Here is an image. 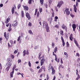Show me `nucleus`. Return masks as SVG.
Returning <instances> with one entry per match:
<instances>
[{
  "instance_id": "obj_39",
  "label": "nucleus",
  "mask_w": 80,
  "mask_h": 80,
  "mask_svg": "<svg viewBox=\"0 0 80 80\" xmlns=\"http://www.w3.org/2000/svg\"><path fill=\"white\" fill-rule=\"evenodd\" d=\"M43 71V70L42 69V68H41L39 70L38 72L39 73H41Z\"/></svg>"
},
{
  "instance_id": "obj_38",
  "label": "nucleus",
  "mask_w": 80,
  "mask_h": 80,
  "mask_svg": "<svg viewBox=\"0 0 80 80\" xmlns=\"http://www.w3.org/2000/svg\"><path fill=\"white\" fill-rule=\"evenodd\" d=\"M52 46L53 48H54V47H55V43L54 42H52Z\"/></svg>"
},
{
  "instance_id": "obj_27",
  "label": "nucleus",
  "mask_w": 80,
  "mask_h": 80,
  "mask_svg": "<svg viewBox=\"0 0 80 80\" xmlns=\"http://www.w3.org/2000/svg\"><path fill=\"white\" fill-rule=\"evenodd\" d=\"M54 27L55 28H59V26L58 25V24H56Z\"/></svg>"
},
{
  "instance_id": "obj_49",
  "label": "nucleus",
  "mask_w": 80,
  "mask_h": 80,
  "mask_svg": "<svg viewBox=\"0 0 80 80\" xmlns=\"http://www.w3.org/2000/svg\"><path fill=\"white\" fill-rule=\"evenodd\" d=\"M11 30H12V28H11L10 27H9L8 29V31L9 32H10Z\"/></svg>"
},
{
  "instance_id": "obj_54",
  "label": "nucleus",
  "mask_w": 80,
  "mask_h": 80,
  "mask_svg": "<svg viewBox=\"0 0 80 80\" xmlns=\"http://www.w3.org/2000/svg\"><path fill=\"white\" fill-rule=\"evenodd\" d=\"M8 47H12V45H10V43H8Z\"/></svg>"
},
{
  "instance_id": "obj_3",
  "label": "nucleus",
  "mask_w": 80,
  "mask_h": 80,
  "mask_svg": "<svg viewBox=\"0 0 80 80\" xmlns=\"http://www.w3.org/2000/svg\"><path fill=\"white\" fill-rule=\"evenodd\" d=\"M65 12H66V14L67 15H70V12L69 11V8H66L64 11V13H65Z\"/></svg>"
},
{
  "instance_id": "obj_40",
  "label": "nucleus",
  "mask_w": 80,
  "mask_h": 80,
  "mask_svg": "<svg viewBox=\"0 0 80 80\" xmlns=\"http://www.w3.org/2000/svg\"><path fill=\"white\" fill-rule=\"evenodd\" d=\"M11 58H12V59H13V58H15V56L12 54L11 55Z\"/></svg>"
},
{
  "instance_id": "obj_44",
  "label": "nucleus",
  "mask_w": 80,
  "mask_h": 80,
  "mask_svg": "<svg viewBox=\"0 0 80 80\" xmlns=\"http://www.w3.org/2000/svg\"><path fill=\"white\" fill-rule=\"evenodd\" d=\"M21 7V4H18V9H19L20 8V7Z\"/></svg>"
},
{
  "instance_id": "obj_35",
  "label": "nucleus",
  "mask_w": 80,
  "mask_h": 80,
  "mask_svg": "<svg viewBox=\"0 0 80 80\" xmlns=\"http://www.w3.org/2000/svg\"><path fill=\"white\" fill-rule=\"evenodd\" d=\"M66 44H67V46L68 47H68H69V43H68V42H66Z\"/></svg>"
},
{
  "instance_id": "obj_13",
  "label": "nucleus",
  "mask_w": 80,
  "mask_h": 80,
  "mask_svg": "<svg viewBox=\"0 0 80 80\" xmlns=\"http://www.w3.org/2000/svg\"><path fill=\"white\" fill-rule=\"evenodd\" d=\"M74 7V12H75V13H77V7H76V6H75V5H73Z\"/></svg>"
},
{
  "instance_id": "obj_7",
  "label": "nucleus",
  "mask_w": 80,
  "mask_h": 80,
  "mask_svg": "<svg viewBox=\"0 0 80 80\" xmlns=\"http://www.w3.org/2000/svg\"><path fill=\"white\" fill-rule=\"evenodd\" d=\"M76 75H77V78H76V80H79V79H80V76L78 74V72H76Z\"/></svg>"
},
{
  "instance_id": "obj_8",
  "label": "nucleus",
  "mask_w": 80,
  "mask_h": 80,
  "mask_svg": "<svg viewBox=\"0 0 80 80\" xmlns=\"http://www.w3.org/2000/svg\"><path fill=\"white\" fill-rule=\"evenodd\" d=\"M23 8H24V10H25L26 11H28V10L29 9V8H28V6H23Z\"/></svg>"
},
{
  "instance_id": "obj_36",
  "label": "nucleus",
  "mask_w": 80,
  "mask_h": 80,
  "mask_svg": "<svg viewBox=\"0 0 80 80\" xmlns=\"http://www.w3.org/2000/svg\"><path fill=\"white\" fill-rule=\"evenodd\" d=\"M60 34H61L62 35H63V30L60 31Z\"/></svg>"
},
{
  "instance_id": "obj_62",
  "label": "nucleus",
  "mask_w": 80,
  "mask_h": 80,
  "mask_svg": "<svg viewBox=\"0 0 80 80\" xmlns=\"http://www.w3.org/2000/svg\"><path fill=\"white\" fill-rule=\"evenodd\" d=\"M44 6L46 7V8H47L48 7V5H47V4H44Z\"/></svg>"
},
{
  "instance_id": "obj_64",
  "label": "nucleus",
  "mask_w": 80,
  "mask_h": 80,
  "mask_svg": "<svg viewBox=\"0 0 80 80\" xmlns=\"http://www.w3.org/2000/svg\"><path fill=\"white\" fill-rule=\"evenodd\" d=\"M76 7H78V2H76Z\"/></svg>"
},
{
  "instance_id": "obj_28",
  "label": "nucleus",
  "mask_w": 80,
  "mask_h": 80,
  "mask_svg": "<svg viewBox=\"0 0 80 80\" xmlns=\"http://www.w3.org/2000/svg\"><path fill=\"white\" fill-rule=\"evenodd\" d=\"M37 17L38 18H39V17H40V14L39 13V12L38 11L37 12Z\"/></svg>"
},
{
  "instance_id": "obj_47",
  "label": "nucleus",
  "mask_w": 80,
  "mask_h": 80,
  "mask_svg": "<svg viewBox=\"0 0 80 80\" xmlns=\"http://www.w3.org/2000/svg\"><path fill=\"white\" fill-rule=\"evenodd\" d=\"M0 70L2 69V65L1 63H0Z\"/></svg>"
},
{
  "instance_id": "obj_58",
  "label": "nucleus",
  "mask_w": 80,
  "mask_h": 80,
  "mask_svg": "<svg viewBox=\"0 0 80 80\" xmlns=\"http://www.w3.org/2000/svg\"><path fill=\"white\" fill-rule=\"evenodd\" d=\"M69 38L71 41H73V39L72 38H71V37H70Z\"/></svg>"
},
{
  "instance_id": "obj_14",
  "label": "nucleus",
  "mask_w": 80,
  "mask_h": 80,
  "mask_svg": "<svg viewBox=\"0 0 80 80\" xmlns=\"http://www.w3.org/2000/svg\"><path fill=\"white\" fill-rule=\"evenodd\" d=\"M14 73V71H12V72H11L10 73V77H12H12H13Z\"/></svg>"
},
{
  "instance_id": "obj_37",
  "label": "nucleus",
  "mask_w": 80,
  "mask_h": 80,
  "mask_svg": "<svg viewBox=\"0 0 80 80\" xmlns=\"http://www.w3.org/2000/svg\"><path fill=\"white\" fill-rule=\"evenodd\" d=\"M48 23H46L45 24V28H48Z\"/></svg>"
},
{
  "instance_id": "obj_17",
  "label": "nucleus",
  "mask_w": 80,
  "mask_h": 80,
  "mask_svg": "<svg viewBox=\"0 0 80 80\" xmlns=\"http://www.w3.org/2000/svg\"><path fill=\"white\" fill-rule=\"evenodd\" d=\"M21 17L22 18L24 17V12H23V11H21Z\"/></svg>"
},
{
  "instance_id": "obj_50",
  "label": "nucleus",
  "mask_w": 80,
  "mask_h": 80,
  "mask_svg": "<svg viewBox=\"0 0 80 80\" xmlns=\"http://www.w3.org/2000/svg\"><path fill=\"white\" fill-rule=\"evenodd\" d=\"M46 78L47 80H48V79H49V77H48V75H47Z\"/></svg>"
},
{
  "instance_id": "obj_23",
  "label": "nucleus",
  "mask_w": 80,
  "mask_h": 80,
  "mask_svg": "<svg viewBox=\"0 0 80 80\" xmlns=\"http://www.w3.org/2000/svg\"><path fill=\"white\" fill-rule=\"evenodd\" d=\"M32 2H33L34 1L33 0H29V1L28 2V3L30 5V4H32Z\"/></svg>"
},
{
  "instance_id": "obj_59",
  "label": "nucleus",
  "mask_w": 80,
  "mask_h": 80,
  "mask_svg": "<svg viewBox=\"0 0 80 80\" xmlns=\"http://www.w3.org/2000/svg\"><path fill=\"white\" fill-rule=\"evenodd\" d=\"M17 52H18V51H16V50L14 51V53L16 54V53H17Z\"/></svg>"
},
{
  "instance_id": "obj_31",
  "label": "nucleus",
  "mask_w": 80,
  "mask_h": 80,
  "mask_svg": "<svg viewBox=\"0 0 80 80\" xmlns=\"http://www.w3.org/2000/svg\"><path fill=\"white\" fill-rule=\"evenodd\" d=\"M39 12L40 13H41V12H42V11H43V9L42 8H39Z\"/></svg>"
},
{
  "instance_id": "obj_16",
  "label": "nucleus",
  "mask_w": 80,
  "mask_h": 80,
  "mask_svg": "<svg viewBox=\"0 0 80 80\" xmlns=\"http://www.w3.org/2000/svg\"><path fill=\"white\" fill-rule=\"evenodd\" d=\"M53 20V18H52V17H51L50 18V19H49L48 21H49L50 24H51L52 22V20Z\"/></svg>"
},
{
  "instance_id": "obj_19",
  "label": "nucleus",
  "mask_w": 80,
  "mask_h": 80,
  "mask_svg": "<svg viewBox=\"0 0 80 80\" xmlns=\"http://www.w3.org/2000/svg\"><path fill=\"white\" fill-rule=\"evenodd\" d=\"M62 7V5H61L59 3H58L57 5V7H58V8H60V7Z\"/></svg>"
},
{
  "instance_id": "obj_5",
  "label": "nucleus",
  "mask_w": 80,
  "mask_h": 80,
  "mask_svg": "<svg viewBox=\"0 0 80 80\" xmlns=\"http://www.w3.org/2000/svg\"><path fill=\"white\" fill-rule=\"evenodd\" d=\"M51 70H52V74L54 75L55 73V70L54 69L53 67V66H51Z\"/></svg>"
},
{
  "instance_id": "obj_60",
  "label": "nucleus",
  "mask_w": 80,
  "mask_h": 80,
  "mask_svg": "<svg viewBox=\"0 0 80 80\" xmlns=\"http://www.w3.org/2000/svg\"><path fill=\"white\" fill-rule=\"evenodd\" d=\"M10 18H8L7 19V20L8 22H10Z\"/></svg>"
},
{
  "instance_id": "obj_9",
  "label": "nucleus",
  "mask_w": 80,
  "mask_h": 80,
  "mask_svg": "<svg viewBox=\"0 0 80 80\" xmlns=\"http://www.w3.org/2000/svg\"><path fill=\"white\" fill-rule=\"evenodd\" d=\"M72 27L73 29V32H75V28H76V25L74 24H72Z\"/></svg>"
},
{
  "instance_id": "obj_29",
  "label": "nucleus",
  "mask_w": 80,
  "mask_h": 80,
  "mask_svg": "<svg viewBox=\"0 0 80 80\" xmlns=\"http://www.w3.org/2000/svg\"><path fill=\"white\" fill-rule=\"evenodd\" d=\"M40 3L41 5L43 4V0H40Z\"/></svg>"
},
{
  "instance_id": "obj_24",
  "label": "nucleus",
  "mask_w": 80,
  "mask_h": 80,
  "mask_svg": "<svg viewBox=\"0 0 80 80\" xmlns=\"http://www.w3.org/2000/svg\"><path fill=\"white\" fill-rule=\"evenodd\" d=\"M10 68L9 67H8L6 68L5 70H6V71H7V72H8V71H9V70H10Z\"/></svg>"
},
{
  "instance_id": "obj_21",
  "label": "nucleus",
  "mask_w": 80,
  "mask_h": 80,
  "mask_svg": "<svg viewBox=\"0 0 80 80\" xmlns=\"http://www.w3.org/2000/svg\"><path fill=\"white\" fill-rule=\"evenodd\" d=\"M58 3L61 5H62L64 3L62 1H61L60 2H58Z\"/></svg>"
},
{
  "instance_id": "obj_12",
  "label": "nucleus",
  "mask_w": 80,
  "mask_h": 80,
  "mask_svg": "<svg viewBox=\"0 0 80 80\" xmlns=\"http://www.w3.org/2000/svg\"><path fill=\"white\" fill-rule=\"evenodd\" d=\"M7 65L8 66V67H9V68H10V67L12 65V63L8 62V63H7Z\"/></svg>"
},
{
  "instance_id": "obj_34",
  "label": "nucleus",
  "mask_w": 80,
  "mask_h": 80,
  "mask_svg": "<svg viewBox=\"0 0 80 80\" xmlns=\"http://www.w3.org/2000/svg\"><path fill=\"white\" fill-rule=\"evenodd\" d=\"M74 43H75V44L76 45V46H77V47H78V42H77V41H74Z\"/></svg>"
},
{
  "instance_id": "obj_10",
  "label": "nucleus",
  "mask_w": 80,
  "mask_h": 80,
  "mask_svg": "<svg viewBox=\"0 0 80 80\" xmlns=\"http://www.w3.org/2000/svg\"><path fill=\"white\" fill-rule=\"evenodd\" d=\"M61 39L62 42V45L64 47L65 46V42L64 41V39H63V37L62 36L61 37Z\"/></svg>"
},
{
  "instance_id": "obj_42",
  "label": "nucleus",
  "mask_w": 80,
  "mask_h": 80,
  "mask_svg": "<svg viewBox=\"0 0 80 80\" xmlns=\"http://www.w3.org/2000/svg\"><path fill=\"white\" fill-rule=\"evenodd\" d=\"M10 42L11 43V45H12V44H13V40H10Z\"/></svg>"
},
{
  "instance_id": "obj_25",
  "label": "nucleus",
  "mask_w": 80,
  "mask_h": 80,
  "mask_svg": "<svg viewBox=\"0 0 80 80\" xmlns=\"http://www.w3.org/2000/svg\"><path fill=\"white\" fill-rule=\"evenodd\" d=\"M61 27L62 29H65V26L64 24H62V25L61 26Z\"/></svg>"
},
{
  "instance_id": "obj_18",
  "label": "nucleus",
  "mask_w": 80,
  "mask_h": 80,
  "mask_svg": "<svg viewBox=\"0 0 80 80\" xmlns=\"http://www.w3.org/2000/svg\"><path fill=\"white\" fill-rule=\"evenodd\" d=\"M12 14H13L15 12V8H14V7H13L12 9Z\"/></svg>"
},
{
  "instance_id": "obj_57",
  "label": "nucleus",
  "mask_w": 80,
  "mask_h": 80,
  "mask_svg": "<svg viewBox=\"0 0 80 80\" xmlns=\"http://www.w3.org/2000/svg\"><path fill=\"white\" fill-rule=\"evenodd\" d=\"M56 78V76H54L53 79H52V80H55Z\"/></svg>"
},
{
  "instance_id": "obj_41",
  "label": "nucleus",
  "mask_w": 80,
  "mask_h": 80,
  "mask_svg": "<svg viewBox=\"0 0 80 80\" xmlns=\"http://www.w3.org/2000/svg\"><path fill=\"white\" fill-rule=\"evenodd\" d=\"M57 47H55V49L54 50L55 53H56L57 52Z\"/></svg>"
},
{
  "instance_id": "obj_63",
  "label": "nucleus",
  "mask_w": 80,
  "mask_h": 80,
  "mask_svg": "<svg viewBox=\"0 0 80 80\" xmlns=\"http://www.w3.org/2000/svg\"><path fill=\"white\" fill-rule=\"evenodd\" d=\"M55 10H56V12H58V8H57V7L55 8Z\"/></svg>"
},
{
  "instance_id": "obj_6",
  "label": "nucleus",
  "mask_w": 80,
  "mask_h": 80,
  "mask_svg": "<svg viewBox=\"0 0 80 80\" xmlns=\"http://www.w3.org/2000/svg\"><path fill=\"white\" fill-rule=\"evenodd\" d=\"M26 17L28 18V20H30V15L28 12H27L26 14Z\"/></svg>"
},
{
  "instance_id": "obj_53",
  "label": "nucleus",
  "mask_w": 80,
  "mask_h": 80,
  "mask_svg": "<svg viewBox=\"0 0 80 80\" xmlns=\"http://www.w3.org/2000/svg\"><path fill=\"white\" fill-rule=\"evenodd\" d=\"M26 55H29V52H28V50H27V52L26 53Z\"/></svg>"
},
{
  "instance_id": "obj_22",
  "label": "nucleus",
  "mask_w": 80,
  "mask_h": 80,
  "mask_svg": "<svg viewBox=\"0 0 80 80\" xmlns=\"http://www.w3.org/2000/svg\"><path fill=\"white\" fill-rule=\"evenodd\" d=\"M41 68H42V70L43 69V70L44 72H45L46 68H45V66H42L41 67Z\"/></svg>"
},
{
  "instance_id": "obj_4",
  "label": "nucleus",
  "mask_w": 80,
  "mask_h": 80,
  "mask_svg": "<svg viewBox=\"0 0 80 80\" xmlns=\"http://www.w3.org/2000/svg\"><path fill=\"white\" fill-rule=\"evenodd\" d=\"M45 59H42L40 61V64L41 66H42L43 64H44V63H45Z\"/></svg>"
},
{
  "instance_id": "obj_52",
  "label": "nucleus",
  "mask_w": 80,
  "mask_h": 80,
  "mask_svg": "<svg viewBox=\"0 0 80 80\" xmlns=\"http://www.w3.org/2000/svg\"><path fill=\"white\" fill-rule=\"evenodd\" d=\"M48 2L49 3H51L52 2V0H48Z\"/></svg>"
},
{
  "instance_id": "obj_20",
  "label": "nucleus",
  "mask_w": 80,
  "mask_h": 80,
  "mask_svg": "<svg viewBox=\"0 0 80 80\" xmlns=\"http://www.w3.org/2000/svg\"><path fill=\"white\" fill-rule=\"evenodd\" d=\"M28 32L30 33L31 35H33V33L32 32L31 30H29L28 31Z\"/></svg>"
},
{
  "instance_id": "obj_46",
  "label": "nucleus",
  "mask_w": 80,
  "mask_h": 80,
  "mask_svg": "<svg viewBox=\"0 0 80 80\" xmlns=\"http://www.w3.org/2000/svg\"><path fill=\"white\" fill-rule=\"evenodd\" d=\"M70 16L72 17V18H74V16L72 14H70Z\"/></svg>"
},
{
  "instance_id": "obj_48",
  "label": "nucleus",
  "mask_w": 80,
  "mask_h": 80,
  "mask_svg": "<svg viewBox=\"0 0 80 80\" xmlns=\"http://www.w3.org/2000/svg\"><path fill=\"white\" fill-rule=\"evenodd\" d=\"M80 59L79 58H78L77 59V61L78 62V63L80 62Z\"/></svg>"
},
{
  "instance_id": "obj_51",
  "label": "nucleus",
  "mask_w": 80,
  "mask_h": 80,
  "mask_svg": "<svg viewBox=\"0 0 80 80\" xmlns=\"http://www.w3.org/2000/svg\"><path fill=\"white\" fill-rule=\"evenodd\" d=\"M54 14H55L54 12H52V18H53V17H54Z\"/></svg>"
},
{
  "instance_id": "obj_1",
  "label": "nucleus",
  "mask_w": 80,
  "mask_h": 80,
  "mask_svg": "<svg viewBox=\"0 0 80 80\" xmlns=\"http://www.w3.org/2000/svg\"><path fill=\"white\" fill-rule=\"evenodd\" d=\"M9 33H7V32H4V36L5 37L7 40H8V38H9Z\"/></svg>"
},
{
  "instance_id": "obj_15",
  "label": "nucleus",
  "mask_w": 80,
  "mask_h": 80,
  "mask_svg": "<svg viewBox=\"0 0 80 80\" xmlns=\"http://www.w3.org/2000/svg\"><path fill=\"white\" fill-rule=\"evenodd\" d=\"M16 68H17V65L16 64H15L13 65V68H12V71L13 72H14L15 69Z\"/></svg>"
},
{
  "instance_id": "obj_55",
  "label": "nucleus",
  "mask_w": 80,
  "mask_h": 80,
  "mask_svg": "<svg viewBox=\"0 0 80 80\" xmlns=\"http://www.w3.org/2000/svg\"><path fill=\"white\" fill-rule=\"evenodd\" d=\"M21 62H22V61H21V60H20V59H19L18 60V63H20Z\"/></svg>"
},
{
  "instance_id": "obj_33",
  "label": "nucleus",
  "mask_w": 80,
  "mask_h": 80,
  "mask_svg": "<svg viewBox=\"0 0 80 80\" xmlns=\"http://www.w3.org/2000/svg\"><path fill=\"white\" fill-rule=\"evenodd\" d=\"M28 64L29 66L30 67H32V65H31V63L30 62V61H29L28 62Z\"/></svg>"
},
{
  "instance_id": "obj_43",
  "label": "nucleus",
  "mask_w": 80,
  "mask_h": 80,
  "mask_svg": "<svg viewBox=\"0 0 80 80\" xmlns=\"http://www.w3.org/2000/svg\"><path fill=\"white\" fill-rule=\"evenodd\" d=\"M76 57H77V56H78V57H80V54H79V53H76Z\"/></svg>"
},
{
  "instance_id": "obj_30",
  "label": "nucleus",
  "mask_w": 80,
  "mask_h": 80,
  "mask_svg": "<svg viewBox=\"0 0 80 80\" xmlns=\"http://www.w3.org/2000/svg\"><path fill=\"white\" fill-rule=\"evenodd\" d=\"M23 56H25V54H26V50H24V51H23Z\"/></svg>"
},
{
  "instance_id": "obj_32",
  "label": "nucleus",
  "mask_w": 80,
  "mask_h": 80,
  "mask_svg": "<svg viewBox=\"0 0 80 80\" xmlns=\"http://www.w3.org/2000/svg\"><path fill=\"white\" fill-rule=\"evenodd\" d=\"M20 38H21V36H20L18 38V39H17L18 42H19V41H20Z\"/></svg>"
},
{
  "instance_id": "obj_61",
  "label": "nucleus",
  "mask_w": 80,
  "mask_h": 80,
  "mask_svg": "<svg viewBox=\"0 0 80 80\" xmlns=\"http://www.w3.org/2000/svg\"><path fill=\"white\" fill-rule=\"evenodd\" d=\"M65 30H66V32H67V27L65 26Z\"/></svg>"
},
{
  "instance_id": "obj_26",
  "label": "nucleus",
  "mask_w": 80,
  "mask_h": 80,
  "mask_svg": "<svg viewBox=\"0 0 80 80\" xmlns=\"http://www.w3.org/2000/svg\"><path fill=\"white\" fill-rule=\"evenodd\" d=\"M46 32H50V30H49V27L46 28Z\"/></svg>"
},
{
  "instance_id": "obj_11",
  "label": "nucleus",
  "mask_w": 80,
  "mask_h": 80,
  "mask_svg": "<svg viewBox=\"0 0 80 80\" xmlns=\"http://www.w3.org/2000/svg\"><path fill=\"white\" fill-rule=\"evenodd\" d=\"M64 54L65 55V58H66L67 59L68 58V54L67 52H64Z\"/></svg>"
},
{
  "instance_id": "obj_2",
  "label": "nucleus",
  "mask_w": 80,
  "mask_h": 80,
  "mask_svg": "<svg viewBox=\"0 0 80 80\" xmlns=\"http://www.w3.org/2000/svg\"><path fill=\"white\" fill-rule=\"evenodd\" d=\"M18 25V21H14L12 25L13 27H17Z\"/></svg>"
},
{
  "instance_id": "obj_56",
  "label": "nucleus",
  "mask_w": 80,
  "mask_h": 80,
  "mask_svg": "<svg viewBox=\"0 0 80 80\" xmlns=\"http://www.w3.org/2000/svg\"><path fill=\"white\" fill-rule=\"evenodd\" d=\"M55 57V60L56 61V62H57V59H58L57 58V55H56Z\"/></svg>"
},
{
  "instance_id": "obj_45",
  "label": "nucleus",
  "mask_w": 80,
  "mask_h": 80,
  "mask_svg": "<svg viewBox=\"0 0 80 80\" xmlns=\"http://www.w3.org/2000/svg\"><path fill=\"white\" fill-rule=\"evenodd\" d=\"M28 25L29 26V27H31V26H32V23L30 22H29L28 24Z\"/></svg>"
}]
</instances>
